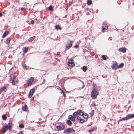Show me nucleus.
Instances as JSON below:
<instances>
[{"mask_svg":"<svg viewBox=\"0 0 134 134\" xmlns=\"http://www.w3.org/2000/svg\"><path fill=\"white\" fill-rule=\"evenodd\" d=\"M100 89V88L97 86L96 84H94L93 86V89L92 91L91 96L92 99H95L99 94V91Z\"/></svg>","mask_w":134,"mask_h":134,"instance_id":"obj_1","label":"nucleus"},{"mask_svg":"<svg viewBox=\"0 0 134 134\" xmlns=\"http://www.w3.org/2000/svg\"><path fill=\"white\" fill-rule=\"evenodd\" d=\"M8 130H9V131H11V124L10 122L8 123V125H6L3 126L2 128V130L3 133H5L6 132V131Z\"/></svg>","mask_w":134,"mask_h":134,"instance_id":"obj_2","label":"nucleus"},{"mask_svg":"<svg viewBox=\"0 0 134 134\" xmlns=\"http://www.w3.org/2000/svg\"><path fill=\"white\" fill-rule=\"evenodd\" d=\"M134 117V114H128L127 115L126 117L119 120V121H122L127 120L129 119L133 118Z\"/></svg>","mask_w":134,"mask_h":134,"instance_id":"obj_3","label":"nucleus"},{"mask_svg":"<svg viewBox=\"0 0 134 134\" xmlns=\"http://www.w3.org/2000/svg\"><path fill=\"white\" fill-rule=\"evenodd\" d=\"M10 80L12 81V83H14V84L18 83V80L15 76L13 75L10 76Z\"/></svg>","mask_w":134,"mask_h":134,"instance_id":"obj_4","label":"nucleus"},{"mask_svg":"<svg viewBox=\"0 0 134 134\" xmlns=\"http://www.w3.org/2000/svg\"><path fill=\"white\" fill-rule=\"evenodd\" d=\"M73 41H69L67 42V45L65 47L66 50H68L72 46Z\"/></svg>","mask_w":134,"mask_h":134,"instance_id":"obj_5","label":"nucleus"},{"mask_svg":"<svg viewBox=\"0 0 134 134\" xmlns=\"http://www.w3.org/2000/svg\"><path fill=\"white\" fill-rule=\"evenodd\" d=\"M64 126L63 125L61 124L59 126H57L56 128L58 130H62L64 129Z\"/></svg>","mask_w":134,"mask_h":134,"instance_id":"obj_6","label":"nucleus"},{"mask_svg":"<svg viewBox=\"0 0 134 134\" xmlns=\"http://www.w3.org/2000/svg\"><path fill=\"white\" fill-rule=\"evenodd\" d=\"M67 132L71 133H74L75 132V130L71 128H69L67 129L66 130Z\"/></svg>","mask_w":134,"mask_h":134,"instance_id":"obj_7","label":"nucleus"},{"mask_svg":"<svg viewBox=\"0 0 134 134\" xmlns=\"http://www.w3.org/2000/svg\"><path fill=\"white\" fill-rule=\"evenodd\" d=\"M68 65L69 66H74L75 64L72 61L71 59H70L68 62Z\"/></svg>","mask_w":134,"mask_h":134,"instance_id":"obj_8","label":"nucleus"},{"mask_svg":"<svg viewBox=\"0 0 134 134\" xmlns=\"http://www.w3.org/2000/svg\"><path fill=\"white\" fill-rule=\"evenodd\" d=\"M107 29V25L104 22L102 25V30H105Z\"/></svg>","mask_w":134,"mask_h":134,"instance_id":"obj_9","label":"nucleus"},{"mask_svg":"<svg viewBox=\"0 0 134 134\" xmlns=\"http://www.w3.org/2000/svg\"><path fill=\"white\" fill-rule=\"evenodd\" d=\"M34 79L33 77H31L27 81V84H32Z\"/></svg>","mask_w":134,"mask_h":134,"instance_id":"obj_10","label":"nucleus"},{"mask_svg":"<svg viewBox=\"0 0 134 134\" xmlns=\"http://www.w3.org/2000/svg\"><path fill=\"white\" fill-rule=\"evenodd\" d=\"M35 89L34 88H32L30 90V92H31L32 95H31L30 94L29 95V98H31L32 96L34 93L35 92Z\"/></svg>","mask_w":134,"mask_h":134,"instance_id":"obj_11","label":"nucleus"},{"mask_svg":"<svg viewBox=\"0 0 134 134\" xmlns=\"http://www.w3.org/2000/svg\"><path fill=\"white\" fill-rule=\"evenodd\" d=\"M119 51L123 53H125L126 51V49L125 48H122L119 49Z\"/></svg>","mask_w":134,"mask_h":134,"instance_id":"obj_12","label":"nucleus"},{"mask_svg":"<svg viewBox=\"0 0 134 134\" xmlns=\"http://www.w3.org/2000/svg\"><path fill=\"white\" fill-rule=\"evenodd\" d=\"M7 87L5 86L2 87L1 89H0V92L1 93L4 90H6Z\"/></svg>","mask_w":134,"mask_h":134,"instance_id":"obj_13","label":"nucleus"},{"mask_svg":"<svg viewBox=\"0 0 134 134\" xmlns=\"http://www.w3.org/2000/svg\"><path fill=\"white\" fill-rule=\"evenodd\" d=\"M35 36H34L33 37H31L28 39V41L29 42H32V41L35 38Z\"/></svg>","mask_w":134,"mask_h":134,"instance_id":"obj_14","label":"nucleus"},{"mask_svg":"<svg viewBox=\"0 0 134 134\" xmlns=\"http://www.w3.org/2000/svg\"><path fill=\"white\" fill-rule=\"evenodd\" d=\"M78 113V114H79L80 115H82L83 114V113L80 110H79L77 111Z\"/></svg>","mask_w":134,"mask_h":134,"instance_id":"obj_15","label":"nucleus"},{"mask_svg":"<svg viewBox=\"0 0 134 134\" xmlns=\"http://www.w3.org/2000/svg\"><path fill=\"white\" fill-rule=\"evenodd\" d=\"M8 34V31H5L3 33L2 35V38H4Z\"/></svg>","mask_w":134,"mask_h":134,"instance_id":"obj_16","label":"nucleus"},{"mask_svg":"<svg viewBox=\"0 0 134 134\" xmlns=\"http://www.w3.org/2000/svg\"><path fill=\"white\" fill-rule=\"evenodd\" d=\"M27 108V105L25 104L24 106L22 107V110L23 111H26Z\"/></svg>","mask_w":134,"mask_h":134,"instance_id":"obj_17","label":"nucleus"},{"mask_svg":"<svg viewBox=\"0 0 134 134\" xmlns=\"http://www.w3.org/2000/svg\"><path fill=\"white\" fill-rule=\"evenodd\" d=\"M117 66V64L115 63L112 65L111 66V67L113 69H116V67Z\"/></svg>","mask_w":134,"mask_h":134,"instance_id":"obj_18","label":"nucleus"},{"mask_svg":"<svg viewBox=\"0 0 134 134\" xmlns=\"http://www.w3.org/2000/svg\"><path fill=\"white\" fill-rule=\"evenodd\" d=\"M66 123L69 126L71 125L72 124L70 120H68L66 121Z\"/></svg>","mask_w":134,"mask_h":134,"instance_id":"obj_19","label":"nucleus"},{"mask_svg":"<svg viewBox=\"0 0 134 134\" xmlns=\"http://www.w3.org/2000/svg\"><path fill=\"white\" fill-rule=\"evenodd\" d=\"M55 29H56L57 30H61L60 27L59 25H56L55 26Z\"/></svg>","mask_w":134,"mask_h":134,"instance_id":"obj_20","label":"nucleus"},{"mask_svg":"<svg viewBox=\"0 0 134 134\" xmlns=\"http://www.w3.org/2000/svg\"><path fill=\"white\" fill-rule=\"evenodd\" d=\"M92 3V1L91 0H88L87 1V4L88 5H90Z\"/></svg>","mask_w":134,"mask_h":134,"instance_id":"obj_21","label":"nucleus"},{"mask_svg":"<svg viewBox=\"0 0 134 134\" xmlns=\"http://www.w3.org/2000/svg\"><path fill=\"white\" fill-rule=\"evenodd\" d=\"M82 69L84 72H85L87 69V68L86 66H83V67Z\"/></svg>","mask_w":134,"mask_h":134,"instance_id":"obj_22","label":"nucleus"},{"mask_svg":"<svg viewBox=\"0 0 134 134\" xmlns=\"http://www.w3.org/2000/svg\"><path fill=\"white\" fill-rule=\"evenodd\" d=\"M7 117L5 114H3L2 115V118L3 120H5L7 119Z\"/></svg>","mask_w":134,"mask_h":134,"instance_id":"obj_23","label":"nucleus"},{"mask_svg":"<svg viewBox=\"0 0 134 134\" xmlns=\"http://www.w3.org/2000/svg\"><path fill=\"white\" fill-rule=\"evenodd\" d=\"M78 115V113L77 112V111L74 112L73 114L74 117L76 118Z\"/></svg>","mask_w":134,"mask_h":134,"instance_id":"obj_24","label":"nucleus"},{"mask_svg":"<svg viewBox=\"0 0 134 134\" xmlns=\"http://www.w3.org/2000/svg\"><path fill=\"white\" fill-rule=\"evenodd\" d=\"M83 117L85 119L87 118H88V115L87 114H84L82 115Z\"/></svg>","mask_w":134,"mask_h":134,"instance_id":"obj_25","label":"nucleus"},{"mask_svg":"<svg viewBox=\"0 0 134 134\" xmlns=\"http://www.w3.org/2000/svg\"><path fill=\"white\" fill-rule=\"evenodd\" d=\"M124 65V64L123 63H121L120 64L119 66L118 67V68H122L123 66Z\"/></svg>","mask_w":134,"mask_h":134,"instance_id":"obj_26","label":"nucleus"},{"mask_svg":"<svg viewBox=\"0 0 134 134\" xmlns=\"http://www.w3.org/2000/svg\"><path fill=\"white\" fill-rule=\"evenodd\" d=\"M22 66L23 67L24 69H27V67L26 65H24L23 64H22Z\"/></svg>","mask_w":134,"mask_h":134,"instance_id":"obj_27","label":"nucleus"},{"mask_svg":"<svg viewBox=\"0 0 134 134\" xmlns=\"http://www.w3.org/2000/svg\"><path fill=\"white\" fill-rule=\"evenodd\" d=\"M24 53H26L28 51V49L26 47H25L24 48Z\"/></svg>","mask_w":134,"mask_h":134,"instance_id":"obj_28","label":"nucleus"},{"mask_svg":"<svg viewBox=\"0 0 134 134\" xmlns=\"http://www.w3.org/2000/svg\"><path fill=\"white\" fill-rule=\"evenodd\" d=\"M19 126L20 128L23 129L24 127V126L22 124H20L19 125Z\"/></svg>","mask_w":134,"mask_h":134,"instance_id":"obj_29","label":"nucleus"},{"mask_svg":"<svg viewBox=\"0 0 134 134\" xmlns=\"http://www.w3.org/2000/svg\"><path fill=\"white\" fill-rule=\"evenodd\" d=\"M102 58L104 60H106V57L104 55H102Z\"/></svg>","mask_w":134,"mask_h":134,"instance_id":"obj_30","label":"nucleus"},{"mask_svg":"<svg viewBox=\"0 0 134 134\" xmlns=\"http://www.w3.org/2000/svg\"><path fill=\"white\" fill-rule=\"evenodd\" d=\"M80 122L82 123L84 122H85V120L83 119H80Z\"/></svg>","mask_w":134,"mask_h":134,"instance_id":"obj_31","label":"nucleus"},{"mask_svg":"<svg viewBox=\"0 0 134 134\" xmlns=\"http://www.w3.org/2000/svg\"><path fill=\"white\" fill-rule=\"evenodd\" d=\"M73 118V117L72 115H70L68 116V118L70 120H71V119Z\"/></svg>","mask_w":134,"mask_h":134,"instance_id":"obj_32","label":"nucleus"},{"mask_svg":"<svg viewBox=\"0 0 134 134\" xmlns=\"http://www.w3.org/2000/svg\"><path fill=\"white\" fill-rule=\"evenodd\" d=\"M10 41L9 40H7L6 41V43L7 44H8L10 42Z\"/></svg>","mask_w":134,"mask_h":134,"instance_id":"obj_33","label":"nucleus"},{"mask_svg":"<svg viewBox=\"0 0 134 134\" xmlns=\"http://www.w3.org/2000/svg\"><path fill=\"white\" fill-rule=\"evenodd\" d=\"M50 10H52V8L51 5H50L48 8Z\"/></svg>","mask_w":134,"mask_h":134,"instance_id":"obj_34","label":"nucleus"},{"mask_svg":"<svg viewBox=\"0 0 134 134\" xmlns=\"http://www.w3.org/2000/svg\"><path fill=\"white\" fill-rule=\"evenodd\" d=\"M73 3V2H70L69 3V6L71 5Z\"/></svg>","mask_w":134,"mask_h":134,"instance_id":"obj_35","label":"nucleus"},{"mask_svg":"<svg viewBox=\"0 0 134 134\" xmlns=\"http://www.w3.org/2000/svg\"><path fill=\"white\" fill-rule=\"evenodd\" d=\"M79 47V46L77 45H75L74 46V47L75 48H78Z\"/></svg>","mask_w":134,"mask_h":134,"instance_id":"obj_36","label":"nucleus"},{"mask_svg":"<svg viewBox=\"0 0 134 134\" xmlns=\"http://www.w3.org/2000/svg\"><path fill=\"white\" fill-rule=\"evenodd\" d=\"M81 117L79 116H77V120H80V119H81Z\"/></svg>","mask_w":134,"mask_h":134,"instance_id":"obj_37","label":"nucleus"},{"mask_svg":"<svg viewBox=\"0 0 134 134\" xmlns=\"http://www.w3.org/2000/svg\"><path fill=\"white\" fill-rule=\"evenodd\" d=\"M72 121H75V119L73 117L71 119V120Z\"/></svg>","mask_w":134,"mask_h":134,"instance_id":"obj_38","label":"nucleus"},{"mask_svg":"<svg viewBox=\"0 0 134 134\" xmlns=\"http://www.w3.org/2000/svg\"><path fill=\"white\" fill-rule=\"evenodd\" d=\"M93 131V130L92 129H91L89 131V132H91Z\"/></svg>","mask_w":134,"mask_h":134,"instance_id":"obj_39","label":"nucleus"},{"mask_svg":"<svg viewBox=\"0 0 134 134\" xmlns=\"http://www.w3.org/2000/svg\"><path fill=\"white\" fill-rule=\"evenodd\" d=\"M18 134H23V133L22 131H20Z\"/></svg>","mask_w":134,"mask_h":134,"instance_id":"obj_40","label":"nucleus"},{"mask_svg":"<svg viewBox=\"0 0 134 134\" xmlns=\"http://www.w3.org/2000/svg\"><path fill=\"white\" fill-rule=\"evenodd\" d=\"M31 23L32 24H33L34 23V20H31Z\"/></svg>","mask_w":134,"mask_h":134,"instance_id":"obj_41","label":"nucleus"},{"mask_svg":"<svg viewBox=\"0 0 134 134\" xmlns=\"http://www.w3.org/2000/svg\"><path fill=\"white\" fill-rule=\"evenodd\" d=\"M61 90V92L62 93H63V95H64V94H64V91H63L62 90Z\"/></svg>","mask_w":134,"mask_h":134,"instance_id":"obj_42","label":"nucleus"},{"mask_svg":"<svg viewBox=\"0 0 134 134\" xmlns=\"http://www.w3.org/2000/svg\"><path fill=\"white\" fill-rule=\"evenodd\" d=\"M30 95H31V92H30V91L29 93V95H28V97H29V96H30L29 95H30Z\"/></svg>","mask_w":134,"mask_h":134,"instance_id":"obj_43","label":"nucleus"},{"mask_svg":"<svg viewBox=\"0 0 134 134\" xmlns=\"http://www.w3.org/2000/svg\"><path fill=\"white\" fill-rule=\"evenodd\" d=\"M25 9V8H21V10H24Z\"/></svg>","mask_w":134,"mask_h":134,"instance_id":"obj_44","label":"nucleus"},{"mask_svg":"<svg viewBox=\"0 0 134 134\" xmlns=\"http://www.w3.org/2000/svg\"><path fill=\"white\" fill-rule=\"evenodd\" d=\"M2 14L0 13V17H2Z\"/></svg>","mask_w":134,"mask_h":134,"instance_id":"obj_45","label":"nucleus"},{"mask_svg":"<svg viewBox=\"0 0 134 134\" xmlns=\"http://www.w3.org/2000/svg\"><path fill=\"white\" fill-rule=\"evenodd\" d=\"M86 14L87 15H89L90 14V13L88 12H87L86 13Z\"/></svg>","mask_w":134,"mask_h":134,"instance_id":"obj_46","label":"nucleus"},{"mask_svg":"<svg viewBox=\"0 0 134 134\" xmlns=\"http://www.w3.org/2000/svg\"><path fill=\"white\" fill-rule=\"evenodd\" d=\"M66 132H66V130H64V133H66Z\"/></svg>","mask_w":134,"mask_h":134,"instance_id":"obj_47","label":"nucleus"},{"mask_svg":"<svg viewBox=\"0 0 134 134\" xmlns=\"http://www.w3.org/2000/svg\"><path fill=\"white\" fill-rule=\"evenodd\" d=\"M82 87L81 88H83L84 87V84H82Z\"/></svg>","mask_w":134,"mask_h":134,"instance_id":"obj_48","label":"nucleus"},{"mask_svg":"<svg viewBox=\"0 0 134 134\" xmlns=\"http://www.w3.org/2000/svg\"><path fill=\"white\" fill-rule=\"evenodd\" d=\"M29 85V86H30L31 85V84H28Z\"/></svg>","mask_w":134,"mask_h":134,"instance_id":"obj_49","label":"nucleus"},{"mask_svg":"<svg viewBox=\"0 0 134 134\" xmlns=\"http://www.w3.org/2000/svg\"><path fill=\"white\" fill-rule=\"evenodd\" d=\"M88 8H87L86 9V10H88Z\"/></svg>","mask_w":134,"mask_h":134,"instance_id":"obj_50","label":"nucleus"},{"mask_svg":"<svg viewBox=\"0 0 134 134\" xmlns=\"http://www.w3.org/2000/svg\"><path fill=\"white\" fill-rule=\"evenodd\" d=\"M49 86V87H52V86Z\"/></svg>","mask_w":134,"mask_h":134,"instance_id":"obj_51","label":"nucleus"},{"mask_svg":"<svg viewBox=\"0 0 134 134\" xmlns=\"http://www.w3.org/2000/svg\"><path fill=\"white\" fill-rule=\"evenodd\" d=\"M24 53L23 54V55H24Z\"/></svg>","mask_w":134,"mask_h":134,"instance_id":"obj_52","label":"nucleus"}]
</instances>
